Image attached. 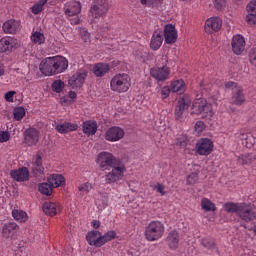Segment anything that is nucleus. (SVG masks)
<instances>
[{
    "instance_id": "obj_1",
    "label": "nucleus",
    "mask_w": 256,
    "mask_h": 256,
    "mask_svg": "<svg viewBox=\"0 0 256 256\" xmlns=\"http://www.w3.org/2000/svg\"><path fill=\"white\" fill-rule=\"evenodd\" d=\"M96 163L102 171H110L112 169L105 175V181L109 185L121 181L125 176V171H127L125 163H123L121 159L114 157L109 152L99 153Z\"/></svg>"
},
{
    "instance_id": "obj_2",
    "label": "nucleus",
    "mask_w": 256,
    "mask_h": 256,
    "mask_svg": "<svg viewBox=\"0 0 256 256\" xmlns=\"http://www.w3.org/2000/svg\"><path fill=\"white\" fill-rule=\"evenodd\" d=\"M69 67V61L62 56L47 57L40 63V71L46 77L63 73Z\"/></svg>"
},
{
    "instance_id": "obj_3",
    "label": "nucleus",
    "mask_w": 256,
    "mask_h": 256,
    "mask_svg": "<svg viewBox=\"0 0 256 256\" xmlns=\"http://www.w3.org/2000/svg\"><path fill=\"white\" fill-rule=\"evenodd\" d=\"M223 209L226 213H236L245 223H250V221H255L256 219L255 209L249 203L227 202L224 204Z\"/></svg>"
},
{
    "instance_id": "obj_4",
    "label": "nucleus",
    "mask_w": 256,
    "mask_h": 256,
    "mask_svg": "<svg viewBox=\"0 0 256 256\" xmlns=\"http://www.w3.org/2000/svg\"><path fill=\"white\" fill-rule=\"evenodd\" d=\"M167 63H169V58L163 55L157 60L156 66L150 69V75L157 83H164L170 79L171 68L167 67Z\"/></svg>"
},
{
    "instance_id": "obj_5",
    "label": "nucleus",
    "mask_w": 256,
    "mask_h": 256,
    "mask_svg": "<svg viewBox=\"0 0 256 256\" xmlns=\"http://www.w3.org/2000/svg\"><path fill=\"white\" fill-rule=\"evenodd\" d=\"M163 235H165V224L159 220H153L145 227L144 237L146 241H159Z\"/></svg>"
},
{
    "instance_id": "obj_6",
    "label": "nucleus",
    "mask_w": 256,
    "mask_h": 256,
    "mask_svg": "<svg viewBox=\"0 0 256 256\" xmlns=\"http://www.w3.org/2000/svg\"><path fill=\"white\" fill-rule=\"evenodd\" d=\"M131 87V77L126 74H116L110 81L111 91L116 93H127Z\"/></svg>"
},
{
    "instance_id": "obj_7",
    "label": "nucleus",
    "mask_w": 256,
    "mask_h": 256,
    "mask_svg": "<svg viewBox=\"0 0 256 256\" xmlns=\"http://www.w3.org/2000/svg\"><path fill=\"white\" fill-rule=\"evenodd\" d=\"M192 113H194V115H202V118L206 119V121H210V119L215 115L211 104L203 98L197 99L193 102Z\"/></svg>"
},
{
    "instance_id": "obj_8",
    "label": "nucleus",
    "mask_w": 256,
    "mask_h": 256,
    "mask_svg": "<svg viewBox=\"0 0 256 256\" xmlns=\"http://www.w3.org/2000/svg\"><path fill=\"white\" fill-rule=\"evenodd\" d=\"M107 11H109L107 0H95L90 8V15L93 19H99L100 17H105Z\"/></svg>"
},
{
    "instance_id": "obj_9",
    "label": "nucleus",
    "mask_w": 256,
    "mask_h": 256,
    "mask_svg": "<svg viewBox=\"0 0 256 256\" xmlns=\"http://www.w3.org/2000/svg\"><path fill=\"white\" fill-rule=\"evenodd\" d=\"M191 105V98L189 97V95H184L181 98H179L178 100V104L175 108V119L176 121H184V117H183V113H185V111H187V109H189Z\"/></svg>"
},
{
    "instance_id": "obj_10",
    "label": "nucleus",
    "mask_w": 256,
    "mask_h": 256,
    "mask_svg": "<svg viewBox=\"0 0 256 256\" xmlns=\"http://www.w3.org/2000/svg\"><path fill=\"white\" fill-rule=\"evenodd\" d=\"M214 147L213 140L209 138H201L196 143V153L207 157L213 153Z\"/></svg>"
},
{
    "instance_id": "obj_11",
    "label": "nucleus",
    "mask_w": 256,
    "mask_h": 256,
    "mask_svg": "<svg viewBox=\"0 0 256 256\" xmlns=\"http://www.w3.org/2000/svg\"><path fill=\"white\" fill-rule=\"evenodd\" d=\"M88 71L85 69L78 70L69 80L68 83L72 89L83 87L85 79H87Z\"/></svg>"
},
{
    "instance_id": "obj_12",
    "label": "nucleus",
    "mask_w": 256,
    "mask_h": 256,
    "mask_svg": "<svg viewBox=\"0 0 256 256\" xmlns=\"http://www.w3.org/2000/svg\"><path fill=\"white\" fill-rule=\"evenodd\" d=\"M41 132L36 128L30 127L24 131V143L28 145V147H33L39 143V137Z\"/></svg>"
},
{
    "instance_id": "obj_13",
    "label": "nucleus",
    "mask_w": 256,
    "mask_h": 256,
    "mask_svg": "<svg viewBox=\"0 0 256 256\" xmlns=\"http://www.w3.org/2000/svg\"><path fill=\"white\" fill-rule=\"evenodd\" d=\"M123 137H125V130L118 126L110 127L105 133L106 141H110L111 143L121 141Z\"/></svg>"
},
{
    "instance_id": "obj_14",
    "label": "nucleus",
    "mask_w": 256,
    "mask_h": 256,
    "mask_svg": "<svg viewBox=\"0 0 256 256\" xmlns=\"http://www.w3.org/2000/svg\"><path fill=\"white\" fill-rule=\"evenodd\" d=\"M221 27H223V20L219 17H211L206 20L204 29L207 33L212 34L220 31Z\"/></svg>"
},
{
    "instance_id": "obj_15",
    "label": "nucleus",
    "mask_w": 256,
    "mask_h": 256,
    "mask_svg": "<svg viewBox=\"0 0 256 256\" xmlns=\"http://www.w3.org/2000/svg\"><path fill=\"white\" fill-rule=\"evenodd\" d=\"M63 11L66 17H75L81 13V2L75 0L66 2L64 4Z\"/></svg>"
},
{
    "instance_id": "obj_16",
    "label": "nucleus",
    "mask_w": 256,
    "mask_h": 256,
    "mask_svg": "<svg viewBox=\"0 0 256 256\" xmlns=\"http://www.w3.org/2000/svg\"><path fill=\"white\" fill-rule=\"evenodd\" d=\"M2 29L8 35H15L21 31V22L19 20L10 19L4 22Z\"/></svg>"
},
{
    "instance_id": "obj_17",
    "label": "nucleus",
    "mask_w": 256,
    "mask_h": 256,
    "mask_svg": "<svg viewBox=\"0 0 256 256\" xmlns=\"http://www.w3.org/2000/svg\"><path fill=\"white\" fill-rule=\"evenodd\" d=\"M10 176L14 181L18 183H23L24 181H29V168L21 167L10 171Z\"/></svg>"
},
{
    "instance_id": "obj_18",
    "label": "nucleus",
    "mask_w": 256,
    "mask_h": 256,
    "mask_svg": "<svg viewBox=\"0 0 256 256\" xmlns=\"http://www.w3.org/2000/svg\"><path fill=\"white\" fill-rule=\"evenodd\" d=\"M42 211L48 217H55V215L61 213V204L58 202H45L42 205Z\"/></svg>"
},
{
    "instance_id": "obj_19",
    "label": "nucleus",
    "mask_w": 256,
    "mask_h": 256,
    "mask_svg": "<svg viewBox=\"0 0 256 256\" xmlns=\"http://www.w3.org/2000/svg\"><path fill=\"white\" fill-rule=\"evenodd\" d=\"M177 29L175 28V25L173 24H167L164 27V39L165 43L168 45H171L177 41Z\"/></svg>"
},
{
    "instance_id": "obj_20",
    "label": "nucleus",
    "mask_w": 256,
    "mask_h": 256,
    "mask_svg": "<svg viewBox=\"0 0 256 256\" xmlns=\"http://www.w3.org/2000/svg\"><path fill=\"white\" fill-rule=\"evenodd\" d=\"M231 45L233 53L235 55H241L245 51V38L240 34L235 35L232 38Z\"/></svg>"
},
{
    "instance_id": "obj_21",
    "label": "nucleus",
    "mask_w": 256,
    "mask_h": 256,
    "mask_svg": "<svg viewBox=\"0 0 256 256\" xmlns=\"http://www.w3.org/2000/svg\"><path fill=\"white\" fill-rule=\"evenodd\" d=\"M32 173L35 177H42L45 175V167L43 166V158L41 155H36L32 161Z\"/></svg>"
},
{
    "instance_id": "obj_22",
    "label": "nucleus",
    "mask_w": 256,
    "mask_h": 256,
    "mask_svg": "<svg viewBox=\"0 0 256 256\" xmlns=\"http://www.w3.org/2000/svg\"><path fill=\"white\" fill-rule=\"evenodd\" d=\"M17 47V39L13 37H3L0 39V53H7L13 51Z\"/></svg>"
},
{
    "instance_id": "obj_23",
    "label": "nucleus",
    "mask_w": 256,
    "mask_h": 256,
    "mask_svg": "<svg viewBox=\"0 0 256 256\" xmlns=\"http://www.w3.org/2000/svg\"><path fill=\"white\" fill-rule=\"evenodd\" d=\"M236 139H240L242 141V145H245L248 149H251L253 145H255V138L251 134L245 133V131L240 130L239 132L235 133Z\"/></svg>"
},
{
    "instance_id": "obj_24",
    "label": "nucleus",
    "mask_w": 256,
    "mask_h": 256,
    "mask_svg": "<svg viewBox=\"0 0 256 256\" xmlns=\"http://www.w3.org/2000/svg\"><path fill=\"white\" fill-rule=\"evenodd\" d=\"M161 45H163V32L156 30L151 37L150 49H152V51H159Z\"/></svg>"
},
{
    "instance_id": "obj_25",
    "label": "nucleus",
    "mask_w": 256,
    "mask_h": 256,
    "mask_svg": "<svg viewBox=\"0 0 256 256\" xmlns=\"http://www.w3.org/2000/svg\"><path fill=\"white\" fill-rule=\"evenodd\" d=\"M246 99H245V93L243 92V87H237L233 92H232V97H231V104L232 105H244Z\"/></svg>"
},
{
    "instance_id": "obj_26",
    "label": "nucleus",
    "mask_w": 256,
    "mask_h": 256,
    "mask_svg": "<svg viewBox=\"0 0 256 256\" xmlns=\"http://www.w3.org/2000/svg\"><path fill=\"white\" fill-rule=\"evenodd\" d=\"M86 241L92 247H101V232L92 230L87 233Z\"/></svg>"
},
{
    "instance_id": "obj_27",
    "label": "nucleus",
    "mask_w": 256,
    "mask_h": 256,
    "mask_svg": "<svg viewBox=\"0 0 256 256\" xmlns=\"http://www.w3.org/2000/svg\"><path fill=\"white\" fill-rule=\"evenodd\" d=\"M55 129L61 135H65L67 133H71L73 131H77L79 129V125L71 122H63L55 126Z\"/></svg>"
},
{
    "instance_id": "obj_28",
    "label": "nucleus",
    "mask_w": 256,
    "mask_h": 256,
    "mask_svg": "<svg viewBox=\"0 0 256 256\" xmlns=\"http://www.w3.org/2000/svg\"><path fill=\"white\" fill-rule=\"evenodd\" d=\"M98 125L96 121L93 120H87L85 122H83V133L85 135H87L88 137H91L93 135H95V133H97V129H98Z\"/></svg>"
},
{
    "instance_id": "obj_29",
    "label": "nucleus",
    "mask_w": 256,
    "mask_h": 256,
    "mask_svg": "<svg viewBox=\"0 0 256 256\" xmlns=\"http://www.w3.org/2000/svg\"><path fill=\"white\" fill-rule=\"evenodd\" d=\"M17 229H19V226H17V223L10 222L8 224H5L2 229V234L5 239H9V237H13L15 233H17Z\"/></svg>"
},
{
    "instance_id": "obj_30",
    "label": "nucleus",
    "mask_w": 256,
    "mask_h": 256,
    "mask_svg": "<svg viewBox=\"0 0 256 256\" xmlns=\"http://www.w3.org/2000/svg\"><path fill=\"white\" fill-rule=\"evenodd\" d=\"M167 243L170 249H177L179 247V232L172 230L167 236Z\"/></svg>"
},
{
    "instance_id": "obj_31",
    "label": "nucleus",
    "mask_w": 256,
    "mask_h": 256,
    "mask_svg": "<svg viewBox=\"0 0 256 256\" xmlns=\"http://www.w3.org/2000/svg\"><path fill=\"white\" fill-rule=\"evenodd\" d=\"M170 89L172 93H177L178 95H183L185 93V81L183 79L172 81L170 84Z\"/></svg>"
},
{
    "instance_id": "obj_32",
    "label": "nucleus",
    "mask_w": 256,
    "mask_h": 256,
    "mask_svg": "<svg viewBox=\"0 0 256 256\" xmlns=\"http://www.w3.org/2000/svg\"><path fill=\"white\" fill-rule=\"evenodd\" d=\"M109 64L106 63H97L93 67V73L96 77H104L109 73Z\"/></svg>"
},
{
    "instance_id": "obj_33",
    "label": "nucleus",
    "mask_w": 256,
    "mask_h": 256,
    "mask_svg": "<svg viewBox=\"0 0 256 256\" xmlns=\"http://www.w3.org/2000/svg\"><path fill=\"white\" fill-rule=\"evenodd\" d=\"M48 183L54 188L63 187L65 185V177L61 174H52L48 177Z\"/></svg>"
},
{
    "instance_id": "obj_34",
    "label": "nucleus",
    "mask_w": 256,
    "mask_h": 256,
    "mask_svg": "<svg viewBox=\"0 0 256 256\" xmlns=\"http://www.w3.org/2000/svg\"><path fill=\"white\" fill-rule=\"evenodd\" d=\"M12 217L15 219V221H18V223H27L29 219L27 212L19 209L12 211Z\"/></svg>"
},
{
    "instance_id": "obj_35",
    "label": "nucleus",
    "mask_w": 256,
    "mask_h": 256,
    "mask_svg": "<svg viewBox=\"0 0 256 256\" xmlns=\"http://www.w3.org/2000/svg\"><path fill=\"white\" fill-rule=\"evenodd\" d=\"M48 0H38L31 8L30 11L33 13V15H40V13H43V9L45 5L47 4Z\"/></svg>"
},
{
    "instance_id": "obj_36",
    "label": "nucleus",
    "mask_w": 256,
    "mask_h": 256,
    "mask_svg": "<svg viewBox=\"0 0 256 256\" xmlns=\"http://www.w3.org/2000/svg\"><path fill=\"white\" fill-rule=\"evenodd\" d=\"M117 238V232L115 230H110L106 232L104 235L101 233L100 241H101V247L105 245V243H109V241H113V239Z\"/></svg>"
},
{
    "instance_id": "obj_37",
    "label": "nucleus",
    "mask_w": 256,
    "mask_h": 256,
    "mask_svg": "<svg viewBox=\"0 0 256 256\" xmlns=\"http://www.w3.org/2000/svg\"><path fill=\"white\" fill-rule=\"evenodd\" d=\"M30 39L35 45H43V43H45V34L39 31H33Z\"/></svg>"
},
{
    "instance_id": "obj_38",
    "label": "nucleus",
    "mask_w": 256,
    "mask_h": 256,
    "mask_svg": "<svg viewBox=\"0 0 256 256\" xmlns=\"http://www.w3.org/2000/svg\"><path fill=\"white\" fill-rule=\"evenodd\" d=\"M255 159H256L255 153L243 154L239 156L238 162L241 163L242 165H251V163H253Z\"/></svg>"
},
{
    "instance_id": "obj_39",
    "label": "nucleus",
    "mask_w": 256,
    "mask_h": 256,
    "mask_svg": "<svg viewBox=\"0 0 256 256\" xmlns=\"http://www.w3.org/2000/svg\"><path fill=\"white\" fill-rule=\"evenodd\" d=\"M38 189L42 193V195H47V197L53 195V186L49 182L41 183L38 186Z\"/></svg>"
},
{
    "instance_id": "obj_40",
    "label": "nucleus",
    "mask_w": 256,
    "mask_h": 256,
    "mask_svg": "<svg viewBox=\"0 0 256 256\" xmlns=\"http://www.w3.org/2000/svg\"><path fill=\"white\" fill-rule=\"evenodd\" d=\"M201 208L203 211H217V207H215V204L209 198H202Z\"/></svg>"
},
{
    "instance_id": "obj_41",
    "label": "nucleus",
    "mask_w": 256,
    "mask_h": 256,
    "mask_svg": "<svg viewBox=\"0 0 256 256\" xmlns=\"http://www.w3.org/2000/svg\"><path fill=\"white\" fill-rule=\"evenodd\" d=\"M93 189V185L90 182L82 183L78 186V191L80 195H87Z\"/></svg>"
},
{
    "instance_id": "obj_42",
    "label": "nucleus",
    "mask_w": 256,
    "mask_h": 256,
    "mask_svg": "<svg viewBox=\"0 0 256 256\" xmlns=\"http://www.w3.org/2000/svg\"><path fill=\"white\" fill-rule=\"evenodd\" d=\"M140 3L146 7H159L163 5V0H140Z\"/></svg>"
},
{
    "instance_id": "obj_43",
    "label": "nucleus",
    "mask_w": 256,
    "mask_h": 256,
    "mask_svg": "<svg viewBox=\"0 0 256 256\" xmlns=\"http://www.w3.org/2000/svg\"><path fill=\"white\" fill-rule=\"evenodd\" d=\"M201 245H203L205 247V249H210L213 250L215 249V240H213L212 238H203L201 240Z\"/></svg>"
},
{
    "instance_id": "obj_44",
    "label": "nucleus",
    "mask_w": 256,
    "mask_h": 256,
    "mask_svg": "<svg viewBox=\"0 0 256 256\" xmlns=\"http://www.w3.org/2000/svg\"><path fill=\"white\" fill-rule=\"evenodd\" d=\"M64 88H65V83L61 80H55L52 83V90L55 93H61V91H63Z\"/></svg>"
},
{
    "instance_id": "obj_45",
    "label": "nucleus",
    "mask_w": 256,
    "mask_h": 256,
    "mask_svg": "<svg viewBox=\"0 0 256 256\" xmlns=\"http://www.w3.org/2000/svg\"><path fill=\"white\" fill-rule=\"evenodd\" d=\"M13 115H14L15 121H21V119L25 117V108L23 107L15 108L13 111Z\"/></svg>"
},
{
    "instance_id": "obj_46",
    "label": "nucleus",
    "mask_w": 256,
    "mask_h": 256,
    "mask_svg": "<svg viewBox=\"0 0 256 256\" xmlns=\"http://www.w3.org/2000/svg\"><path fill=\"white\" fill-rule=\"evenodd\" d=\"M199 182V174L197 172H192L188 175L186 183L187 185H195Z\"/></svg>"
},
{
    "instance_id": "obj_47",
    "label": "nucleus",
    "mask_w": 256,
    "mask_h": 256,
    "mask_svg": "<svg viewBox=\"0 0 256 256\" xmlns=\"http://www.w3.org/2000/svg\"><path fill=\"white\" fill-rule=\"evenodd\" d=\"M194 131L196 135H201L203 131H205V122L203 121H197L194 126Z\"/></svg>"
},
{
    "instance_id": "obj_48",
    "label": "nucleus",
    "mask_w": 256,
    "mask_h": 256,
    "mask_svg": "<svg viewBox=\"0 0 256 256\" xmlns=\"http://www.w3.org/2000/svg\"><path fill=\"white\" fill-rule=\"evenodd\" d=\"M156 193H159L161 197L165 196V185L163 183H157L151 186Z\"/></svg>"
},
{
    "instance_id": "obj_49",
    "label": "nucleus",
    "mask_w": 256,
    "mask_h": 256,
    "mask_svg": "<svg viewBox=\"0 0 256 256\" xmlns=\"http://www.w3.org/2000/svg\"><path fill=\"white\" fill-rule=\"evenodd\" d=\"M245 20L248 25H256V14H254L253 12H248Z\"/></svg>"
},
{
    "instance_id": "obj_50",
    "label": "nucleus",
    "mask_w": 256,
    "mask_h": 256,
    "mask_svg": "<svg viewBox=\"0 0 256 256\" xmlns=\"http://www.w3.org/2000/svg\"><path fill=\"white\" fill-rule=\"evenodd\" d=\"M11 139V134L7 131H0V143H7Z\"/></svg>"
},
{
    "instance_id": "obj_51",
    "label": "nucleus",
    "mask_w": 256,
    "mask_h": 256,
    "mask_svg": "<svg viewBox=\"0 0 256 256\" xmlns=\"http://www.w3.org/2000/svg\"><path fill=\"white\" fill-rule=\"evenodd\" d=\"M80 35H81V39H83L85 43H88V41H91V34L86 29H82L80 31Z\"/></svg>"
},
{
    "instance_id": "obj_52",
    "label": "nucleus",
    "mask_w": 256,
    "mask_h": 256,
    "mask_svg": "<svg viewBox=\"0 0 256 256\" xmlns=\"http://www.w3.org/2000/svg\"><path fill=\"white\" fill-rule=\"evenodd\" d=\"M226 3V0H214V7L218 11H221L225 7Z\"/></svg>"
},
{
    "instance_id": "obj_53",
    "label": "nucleus",
    "mask_w": 256,
    "mask_h": 256,
    "mask_svg": "<svg viewBox=\"0 0 256 256\" xmlns=\"http://www.w3.org/2000/svg\"><path fill=\"white\" fill-rule=\"evenodd\" d=\"M171 87L169 86H164L162 89H161V97L162 99H167V97H169V95H171Z\"/></svg>"
},
{
    "instance_id": "obj_54",
    "label": "nucleus",
    "mask_w": 256,
    "mask_h": 256,
    "mask_svg": "<svg viewBox=\"0 0 256 256\" xmlns=\"http://www.w3.org/2000/svg\"><path fill=\"white\" fill-rule=\"evenodd\" d=\"M246 10L248 13H254L256 15V0L251 1L247 6Z\"/></svg>"
},
{
    "instance_id": "obj_55",
    "label": "nucleus",
    "mask_w": 256,
    "mask_h": 256,
    "mask_svg": "<svg viewBox=\"0 0 256 256\" xmlns=\"http://www.w3.org/2000/svg\"><path fill=\"white\" fill-rule=\"evenodd\" d=\"M16 93L17 92H15V91L6 92L4 95L5 101H7L8 103H13V97L16 95Z\"/></svg>"
},
{
    "instance_id": "obj_56",
    "label": "nucleus",
    "mask_w": 256,
    "mask_h": 256,
    "mask_svg": "<svg viewBox=\"0 0 256 256\" xmlns=\"http://www.w3.org/2000/svg\"><path fill=\"white\" fill-rule=\"evenodd\" d=\"M226 89H233V91H235L237 89V87H241L239 85H237V83L233 82V81H229L225 84Z\"/></svg>"
},
{
    "instance_id": "obj_57",
    "label": "nucleus",
    "mask_w": 256,
    "mask_h": 256,
    "mask_svg": "<svg viewBox=\"0 0 256 256\" xmlns=\"http://www.w3.org/2000/svg\"><path fill=\"white\" fill-rule=\"evenodd\" d=\"M96 205L98 207V209L103 210L107 208V201L103 200H96Z\"/></svg>"
},
{
    "instance_id": "obj_58",
    "label": "nucleus",
    "mask_w": 256,
    "mask_h": 256,
    "mask_svg": "<svg viewBox=\"0 0 256 256\" xmlns=\"http://www.w3.org/2000/svg\"><path fill=\"white\" fill-rule=\"evenodd\" d=\"M70 23H71V25H79V23H81V19L78 16H76V17L70 19Z\"/></svg>"
},
{
    "instance_id": "obj_59",
    "label": "nucleus",
    "mask_w": 256,
    "mask_h": 256,
    "mask_svg": "<svg viewBox=\"0 0 256 256\" xmlns=\"http://www.w3.org/2000/svg\"><path fill=\"white\" fill-rule=\"evenodd\" d=\"M91 225L94 229H99V227H101V222L99 220H93Z\"/></svg>"
},
{
    "instance_id": "obj_60",
    "label": "nucleus",
    "mask_w": 256,
    "mask_h": 256,
    "mask_svg": "<svg viewBox=\"0 0 256 256\" xmlns=\"http://www.w3.org/2000/svg\"><path fill=\"white\" fill-rule=\"evenodd\" d=\"M5 75V64L0 61V77H3Z\"/></svg>"
},
{
    "instance_id": "obj_61",
    "label": "nucleus",
    "mask_w": 256,
    "mask_h": 256,
    "mask_svg": "<svg viewBox=\"0 0 256 256\" xmlns=\"http://www.w3.org/2000/svg\"><path fill=\"white\" fill-rule=\"evenodd\" d=\"M69 97H70V99H76L77 98V93H75L74 91H70L69 92Z\"/></svg>"
},
{
    "instance_id": "obj_62",
    "label": "nucleus",
    "mask_w": 256,
    "mask_h": 256,
    "mask_svg": "<svg viewBox=\"0 0 256 256\" xmlns=\"http://www.w3.org/2000/svg\"><path fill=\"white\" fill-rule=\"evenodd\" d=\"M253 232L256 234V226H254V228H253Z\"/></svg>"
}]
</instances>
